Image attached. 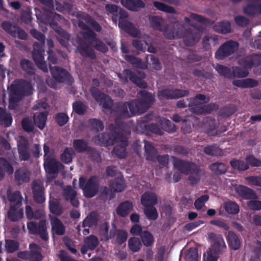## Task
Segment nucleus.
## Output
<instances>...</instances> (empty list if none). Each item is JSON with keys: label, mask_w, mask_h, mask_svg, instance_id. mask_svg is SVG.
<instances>
[{"label": "nucleus", "mask_w": 261, "mask_h": 261, "mask_svg": "<svg viewBox=\"0 0 261 261\" xmlns=\"http://www.w3.org/2000/svg\"><path fill=\"white\" fill-rule=\"evenodd\" d=\"M174 167L180 172L189 175L188 180L192 186L197 184L200 180L201 169L199 165L188 160L179 159L172 156Z\"/></svg>", "instance_id": "obj_1"}, {"label": "nucleus", "mask_w": 261, "mask_h": 261, "mask_svg": "<svg viewBox=\"0 0 261 261\" xmlns=\"http://www.w3.org/2000/svg\"><path fill=\"white\" fill-rule=\"evenodd\" d=\"M135 106L133 100L116 102L112 109L117 116L115 120V124L120 129H122L124 126L122 118H128L132 116L139 115Z\"/></svg>", "instance_id": "obj_2"}, {"label": "nucleus", "mask_w": 261, "mask_h": 261, "mask_svg": "<svg viewBox=\"0 0 261 261\" xmlns=\"http://www.w3.org/2000/svg\"><path fill=\"white\" fill-rule=\"evenodd\" d=\"M188 99L191 111L197 115L210 114L218 109V105L215 103L202 105L210 100L209 96L206 97L202 94H196L195 97Z\"/></svg>", "instance_id": "obj_3"}, {"label": "nucleus", "mask_w": 261, "mask_h": 261, "mask_svg": "<svg viewBox=\"0 0 261 261\" xmlns=\"http://www.w3.org/2000/svg\"><path fill=\"white\" fill-rule=\"evenodd\" d=\"M50 71L52 75L46 80V84L51 88L57 89L59 84L66 83L71 85L72 78L70 74L65 69L58 67L50 66Z\"/></svg>", "instance_id": "obj_4"}, {"label": "nucleus", "mask_w": 261, "mask_h": 261, "mask_svg": "<svg viewBox=\"0 0 261 261\" xmlns=\"http://www.w3.org/2000/svg\"><path fill=\"white\" fill-rule=\"evenodd\" d=\"M8 90L11 95L10 101L15 103L19 102L24 97L30 96L33 93L32 85L25 80H21L11 85Z\"/></svg>", "instance_id": "obj_5"}, {"label": "nucleus", "mask_w": 261, "mask_h": 261, "mask_svg": "<svg viewBox=\"0 0 261 261\" xmlns=\"http://www.w3.org/2000/svg\"><path fill=\"white\" fill-rule=\"evenodd\" d=\"M120 129H121L117 125L115 124H111L109 126V133L99 134L94 137V140L95 141L98 140V143L101 146L113 145L120 138V136L124 135L120 132Z\"/></svg>", "instance_id": "obj_6"}, {"label": "nucleus", "mask_w": 261, "mask_h": 261, "mask_svg": "<svg viewBox=\"0 0 261 261\" xmlns=\"http://www.w3.org/2000/svg\"><path fill=\"white\" fill-rule=\"evenodd\" d=\"M99 179L97 176H91L86 180L85 177L79 179V187L83 190L84 196L87 198H92L95 196L99 190Z\"/></svg>", "instance_id": "obj_7"}, {"label": "nucleus", "mask_w": 261, "mask_h": 261, "mask_svg": "<svg viewBox=\"0 0 261 261\" xmlns=\"http://www.w3.org/2000/svg\"><path fill=\"white\" fill-rule=\"evenodd\" d=\"M139 99H133L139 115L145 113L153 104L155 98L154 96L145 90L138 92Z\"/></svg>", "instance_id": "obj_8"}, {"label": "nucleus", "mask_w": 261, "mask_h": 261, "mask_svg": "<svg viewBox=\"0 0 261 261\" xmlns=\"http://www.w3.org/2000/svg\"><path fill=\"white\" fill-rule=\"evenodd\" d=\"M207 238L211 241L212 245L210 251L213 253L219 255L226 249V246L221 235L209 232L207 234Z\"/></svg>", "instance_id": "obj_9"}, {"label": "nucleus", "mask_w": 261, "mask_h": 261, "mask_svg": "<svg viewBox=\"0 0 261 261\" xmlns=\"http://www.w3.org/2000/svg\"><path fill=\"white\" fill-rule=\"evenodd\" d=\"M29 232L31 234L39 235L41 239L44 241L48 240V236L47 231L46 221L41 220L38 223L31 221L27 224Z\"/></svg>", "instance_id": "obj_10"}, {"label": "nucleus", "mask_w": 261, "mask_h": 261, "mask_svg": "<svg viewBox=\"0 0 261 261\" xmlns=\"http://www.w3.org/2000/svg\"><path fill=\"white\" fill-rule=\"evenodd\" d=\"M238 42L229 40L223 44L215 53V58L218 60H223L232 54L238 48Z\"/></svg>", "instance_id": "obj_11"}, {"label": "nucleus", "mask_w": 261, "mask_h": 261, "mask_svg": "<svg viewBox=\"0 0 261 261\" xmlns=\"http://www.w3.org/2000/svg\"><path fill=\"white\" fill-rule=\"evenodd\" d=\"M189 92L187 90L179 89H164L159 91L158 97L160 99H175L188 96Z\"/></svg>", "instance_id": "obj_12"}, {"label": "nucleus", "mask_w": 261, "mask_h": 261, "mask_svg": "<svg viewBox=\"0 0 261 261\" xmlns=\"http://www.w3.org/2000/svg\"><path fill=\"white\" fill-rule=\"evenodd\" d=\"M90 92L94 99L101 105L103 108L111 110L113 102L111 98L107 94L102 93L98 88L93 87L90 89Z\"/></svg>", "instance_id": "obj_13"}, {"label": "nucleus", "mask_w": 261, "mask_h": 261, "mask_svg": "<svg viewBox=\"0 0 261 261\" xmlns=\"http://www.w3.org/2000/svg\"><path fill=\"white\" fill-rule=\"evenodd\" d=\"M32 194L34 200L38 204H42L45 201V188L43 182L38 179L32 182Z\"/></svg>", "instance_id": "obj_14"}, {"label": "nucleus", "mask_w": 261, "mask_h": 261, "mask_svg": "<svg viewBox=\"0 0 261 261\" xmlns=\"http://www.w3.org/2000/svg\"><path fill=\"white\" fill-rule=\"evenodd\" d=\"M239 64L248 70L253 67L261 65V54H253L241 58L238 62Z\"/></svg>", "instance_id": "obj_15"}, {"label": "nucleus", "mask_w": 261, "mask_h": 261, "mask_svg": "<svg viewBox=\"0 0 261 261\" xmlns=\"http://www.w3.org/2000/svg\"><path fill=\"white\" fill-rule=\"evenodd\" d=\"M117 142L119 144L114 147L112 151V154L120 159L125 158L127 154L126 147L128 144L127 137L124 135H121Z\"/></svg>", "instance_id": "obj_16"}, {"label": "nucleus", "mask_w": 261, "mask_h": 261, "mask_svg": "<svg viewBox=\"0 0 261 261\" xmlns=\"http://www.w3.org/2000/svg\"><path fill=\"white\" fill-rule=\"evenodd\" d=\"M235 191L238 196L244 200H250L251 199L258 198L256 192L253 189L244 185L237 186Z\"/></svg>", "instance_id": "obj_17"}, {"label": "nucleus", "mask_w": 261, "mask_h": 261, "mask_svg": "<svg viewBox=\"0 0 261 261\" xmlns=\"http://www.w3.org/2000/svg\"><path fill=\"white\" fill-rule=\"evenodd\" d=\"M63 195L64 199L69 201L73 206L79 207L80 202L76 197L77 192L71 186H67L64 188Z\"/></svg>", "instance_id": "obj_18"}, {"label": "nucleus", "mask_w": 261, "mask_h": 261, "mask_svg": "<svg viewBox=\"0 0 261 261\" xmlns=\"http://www.w3.org/2000/svg\"><path fill=\"white\" fill-rule=\"evenodd\" d=\"M60 165L61 164L58 161L49 156H47L44 159V169L48 174H57L59 172Z\"/></svg>", "instance_id": "obj_19"}, {"label": "nucleus", "mask_w": 261, "mask_h": 261, "mask_svg": "<svg viewBox=\"0 0 261 261\" xmlns=\"http://www.w3.org/2000/svg\"><path fill=\"white\" fill-rule=\"evenodd\" d=\"M200 39V33L194 31L191 28H188L184 38V42L187 46H192L198 42Z\"/></svg>", "instance_id": "obj_20"}, {"label": "nucleus", "mask_w": 261, "mask_h": 261, "mask_svg": "<svg viewBox=\"0 0 261 261\" xmlns=\"http://www.w3.org/2000/svg\"><path fill=\"white\" fill-rule=\"evenodd\" d=\"M119 27L126 33L129 35L136 37L140 34V31L134 24L127 20H120L118 22Z\"/></svg>", "instance_id": "obj_21"}, {"label": "nucleus", "mask_w": 261, "mask_h": 261, "mask_svg": "<svg viewBox=\"0 0 261 261\" xmlns=\"http://www.w3.org/2000/svg\"><path fill=\"white\" fill-rule=\"evenodd\" d=\"M44 51H32V58L37 67L44 72H48L47 63L44 60Z\"/></svg>", "instance_id": "obj_22"}, {"label": "nucleus", "mask_w": 261, "mask_h": 261, "mask_svg": "<svg viewBox=\"0 0 261 261\" xmlns=\"http://www.w3.org/2000/svg\"><path fill=\"white\" fill-rule=\"evenodd\" d=\"M51 232L53 234L63 236L65 233L66 227L62 222L57 217L50 219Z\"/></svg>", "instance_id": "obj_23"}, {"label": "nucleus", "mask_w": 261, "mask_h": 261, "mask_svg": "<svg viewBox=\"0 0 261 261\" xmlns=\"http://www.w3.org/2000/svg\"><path fill=\"white\" fill-rule=\"evenodd\" d=\"M30 172L23 168L16 170L14 174L15 180L18 185L28 182L30 179Z\"/></svg>", "instance_id": "obj_24"}, {"label": "nucleus", "mask_w": 261, "mask_h": 261, "mask_svg": "<svg viewBox=\"0 0 261 261\" xmlns=\"http://www.w3.org/2000/svg\"><path fill=\"white\" fill-rule=\"evenodd\" d=\"M48 114L47 111L35 113L33 119L36 126L42 130L46 125Z\"/></svg>", "instance_id": "obj_25"}, {"label": "nucleus", "mask_w": 261, "mask_h": 261, "mask_svg": "<svg viewBox=\"0 0 261 261\" xmlns=\"http://www.w3.org/2000/svg\"><path fill=\"white\" fill-rule=\"evenodd\" d=\"M8 217L13 222L18 221L23 217V210L21 206L10 205Z\"/></svg>", "instance_id": "obj_26"}, {"label": "nucleus", "mask_w": 261, "mask_h": 261, "mask_svg": "<svg viewBox=\"0 0 261 261\" xmlns=\"http://www.w3.org/2000/svg\"><path fill=\"white\" fill-rule=\"evenodd\" d=\"M18 152L20 161L29 160L31 154L29 151V143L27 140L18 144Z\"/></svg>", "instance_id": "obj_27"}, {"label": "nucleus", "mask_w": 261, "mask_h": 261, "mask_svg": "<svg viewBox=\"0 0 261 261\" xmlns=\"http://www.w3.org/2000/svg\"><path fill=\"white\" fill-rule=\"evenodd\" d=\"M157 202V197L153 193L146 192L141 196V203L145 207L153 206Z\"/></svg>", "instance_id": "obj_28"}, {"label": "nucleus", "mask_w": 261, "mask_h": 261, "mask_svg": "<svg viewBox=\"0 0 261 261\" xmlns=\"http://www.w3.org/2000/svg\"><path fill=\"white\" fill-rule=\"evenodd\" d=\"M121 3L126 9L135 12L145 6L142 0H121Z\"/></svg>", "instance_id": "obj_29"}, {"label": "nucleus", "mask_w": 261, "mask_h": 261, "mask_svg": "<svg viewBox=\"0 0 261 261\" xmlns=\"http://www.w3.org/2000/svg\"><path fill=\"white\" fill-rule=\"evenodd\" d=\"M228 246L233 250H238L241 244V241L238 235L232 231H229L226 236Z\"/></svg>", "instance_id": "obj_30"}, {"label": "nucleus", "mask_w": 261, "mask_h": 261, "mask_svg": "<svg viewBox=\"0 0 261 261\" xmlns=\"http://www.w3.org/2000/svg\"><path fill=\"white\" fill-rule=\"evenodd\" d=\"M80 19H83L85 22L91 26V27L97 32H101L102 28L101 25L95 21L90 15L85 12H81L78 14Z\"/></svg>", "instance_id": "obj_31"}, {"label": "nucleus", "mask_w": 261, "mask_h": 261, "mask_svg": "<svg viewBox=\"0 0 261 261\" xmlns=\"http://www.w3.org/2000/svg\"><path fill=\"white\" fill-rule=\"evenodd\" d=\"M109 187L114 192H121L126 188L125 180L123 177L115 178L110 181Z\"/></svg>", "instance_id": "obj_32"}, {"label": "nucleus", "mask_w": 261, "mask_h": 261, "mask_svg": "<svg viewBox=\"0 0 261 261\" xmlns=\"http://www.w3.org/2000/svg\"><path fill=\"white\" fill-rule=\"evenodd\" d=\"M134 205L129 201H125L118 206L116 213L120 217H125L133 210Z\"/></svg>", "instance_id": "obj_33"}, {"label": "nucleus", "mask_w": 261, "mask_h": 261, "mask_svg": "<svg viewBox=\"0 0 261 261\" xmlns=\"http://www.w3.org/2000/svg\"><path fill=\"white\" fill-rule=\"evenodd\" d=\"M79 49L81 54L83 56L89 57L92 60L95 59L96 57L94 49L84 41L80 43Z\"/></svg>", "instance_id": "obj_34"}, {"label": "nucleus", "mask_w": 261, "mask_h": 261, "mask_svg": "<svg viewBox=\"0 0 261 261\" xmlns=\"http://www.w3.org/2000/svg\"><path fill=\"white\" fill-rule=\"evenodd\" d=\"M145 143L144 149L146 159L152 162L156 161L157 151L152 145L151 143L144 140Z\"/></svg>", "instance_id": "obj_35"}, {"label": "nucleus", "mask_w": 261, "mask_h": 261, "mask_svg": "<svg viewBox=\"0 0 261 261\" xmlns=\"http://www.w3.org/2000/svg\"><path fill=\"white\" fill-rule=\"evenodd\" d=\"M7 197L11 203V205L21 206L22 197L20 191H16L12 192L8 190Z\"/></svg>", "instance_id": "obj_36"}, {"label": "nucleus", "mask_w": 261, "mask_h": 261, "mask_svg": "<svg viewBox=\"0 0 261 261\" xmlns=\"http://www.w3.org/2000/svg\"><path fill=\"white\" fill-rule=\"evenodd\" d=\"M123 74L124 76L121 73H119L118 76L124 83L128 82V79L134 84L137 83V81L138 82L140 81V77L130 69H126L124 70Z\"/></svg>", "instance_id": "obj_37"}, {"label": "nucleus", "mask_w": 261, "mask_h": 261, "mask_svg": "<svg viewBox=\"0 0 261 261\" xmlns=\"http://www.w3.org/2000/svg\"><path fill=\"white\" fill-rule=\"evenodd\" d=\"M30 250V261H41L43 259V256L40 252L39 246L35 244L31 243L29 245Z\"/></svg>", "instance_id": "obj_38"}, {"label": "nucleus", "mask_w": 261, "mask_h": 261, "mask_svg": "<svg viewBox=\"0 0 261 261\" xmlns=\"http://www.w3.org/2000/svg\"><path fill=\"white\" fill-rule=\"evenodd\" d=\"M258 84L257 81L252 79L235 80L232 81L234 86L243 88H253L257 86Z\"/></svg>", "instance_id": "obj_39"}, {"label": "nucleus", "mask_w": 261, "mask_h": 261, "mask_svg": "<svg viewBox=\"0 0 261 261\" xmlns=\"http://www.w3.org/2000/svg\"><path fill=\"white\" fill-rule=\"evenodd\" d=\"M99 216L97 212L93 211L91 212L83 220V226L91 227L97 225Z\"/></svg>", "instance_id": "obj_40"}, {"label": "nucleus", "mask_w": 261, "mask_h": 261, "mask_svg": "<svg viewBox=\"0 0 261 261\" xmlns=\"http://www.w3.org/2000/svg\"><path fill=\"white\" fill-rule=\"evenodd\" d=\"M73 148L78 153L85 152L89 150V144L88 142L83 139H74L72 142Z\"/></svg>", "instance_id": "obj_41"}, {"label": "nucleus", "mask_w": 261, "mask_h": 261, "mask_svg": "<svg viewBox=\"0 0 261 261\" xmlns=\"http://www.w3.org/2000/svg\"><path fill=\"white\" fill-rule=\"evenodd\" d=\"M13 119L11 113L6 109L0 107V124L5 127L10 126Z\"/></svg>", "instance_id": "obj_42"}, {"label": "nucleus", "mask_w": 261, "mask_h": 261, "mask_svg": "<svg viewBox=\"0 0 261 261\" xmlns=\"http://www.w3.org/2000/svg\"><path fill=\"white\" fill-rule=\"evenodd\" d=\"M140 240L146 247H150L154 243V238L153 234L148 230H144L140 236Z\"/></svg>", "instance_id": "obj_43"}, {"label": "nucleus", "mask_w": 261, "mask_h": 261, "mask_svg": "<svg viewBox=\"0 0 261 261\" xmlns=\"http://www.w3.org/2000/svg\"><path fill=\"white\" fill-rule=\"evenodd\" d=\"M214 30L221 34H227L231 32V25L228 21H221L214 25Z\"/></svg>", "instance_id": "obj_44"}, {"label": "nucleus", "mask_w": 261, "mask_h": 261, "mask_svg": "<svg viewBox=\"0 0 261 261\" xmlns=\"http://www.w3.org/2000/svg\"><path fill=\"white\" fill-rule=\"evenodd\" d=\"M74 155L75 152L72 148L66 147L61 154L60 159L64 164H68L72 162Z\"/></svg>", "instance_id": "obj_45"}, {"label": "nucleus", "mask_w": 261, "mask_h": 261, "mask_svg": "<svg viewBox=\"0 0 261 261\" xmlns=\"http://www.w3.org/2000/svg\"><path fill=\"white\" fill-rule=\"evenodd\" d=\"M20 65L22 69L29 75H33L35 73L33 63L30 60L22 59L20 62Z\"/></svg>", "instance_id": "obj_46"}, {"label": "nucleus", "mask_w": 261, "mask_h": 261, "mask_svg": "<svg viewBox=\"0 0 261 261\" xmlns=\"http://www.w3.org/2000/svg\"><path fill=\"white\" fill-rule=\"evenodd\" d=\"M90 129L96 133L102 131L104 129V124L99 119L91 118L88 121Z\"/></svg>", "instance_id": "obj_47"}, {"label": "nucleus", "mask_w": 261, "mask_h": 261, "mask_svg": "<svg viewBox=\"0 0 261 261\" xmlns=\"http://www.w3.org/2000/svg\"><path fill=\"white\" fill-rule=\"evenodd\" d=\"M142 246L139 238L135 237H131L128 241V247L133 252L139 251Z\"/></svg>", "instance_id": "obj_48"}, {"label": "nucleus", "mask_w": 261, "mask_h": 261, "mask_svg": "<svg viewBox=\"0 0 261 261\" xmlns=\"http://www.w3.org/2000/svg\"><path fill=\"white\" fill-rule=\"evenodd\" d=\"M1 27L7 33L13 37H16V25H13L10 21L5 20L2 22Z\"/></svg>", "instance_id": "obj_49"}, {"label": "nucleus", "mask_w": 261, "mask_h": 261, "mask_svg": "<svg viewBox=\"0 0 261 261\" xmlns=\"http://www.w3.org/2000/svg\"><path fill=\"white\" fill-rule=\"evenodd\" d=\"M223 207L225 211L230 214L236 215L239 212V206L234 201H228L224 202Z\"/></svg>", "instance_id": "obj_50"}, {"label": "nucleus", "mask_w": 261, "mask_h": 261, "mask_svg": "<svg viewBox=\"0 0 261 261\" xmlns=\"http://www.w3.org/2000/svg\"><path fill=\"white\" fill-rule=\"evenodd\" d=\"M84 242V244L87 245L90 250H94L97 247L99 243L98 238L93 234H91L85 238Z\"/></svg>", "instance_id": "obj_51"}, {"label": "nucleus", "mask_w": 261, "mask_h": 261, "mask_svg": "<svg viewBox=\"0 0 261 261\" xmlns=\"http://www.w3.org/2000/svg\"><path fill=\"white\" fill-rule=\"evenodd\" d=\"M210 168L211 170L216 175L224 174L226 171L225 165L220 162H215L212 164L210 166Z\"/></svg>", "instance_id": "obj_52"}, {"label": "nucleus", "mask_w": 261, "mask_h": 261, "mask_svg": "<svg viewBox=\"0 0 261 261\" xmlns=\"http://www.w3.org/2000/svg\"><path fill=\"white\" fill-rule=\"evenodd\" d=\"M203 152L210 156H218L222 154V150L216 144L205 146L203 149Z\"/></svg>", "instance_id": "obj_53"}, {"label": "nucleus", "mask_w": 261, "mask_h": 261, "mask_svg": "<svg viewBox=\"0 0 261 261\" xmlns=\"http://www.w3.org/2000/svg\"><path fill=\"white\" fill-rule=\"evenodd\" d=\"M231 167L239 171H244L249 169V166L244 161L233 159L230 162Z\"/></svg>", "instance_id": "obj_54"}, {"label": "nucleus", "mask_w": 261, "mask_h": 261, "mask_svg": "<svg viewBox=\"0 0 261 261\" xmlns=\"http://www.w3.org/2000/svg\"><path fill=\"white\" fill-rule=\"evenodd\" d=\"M49 208L50 212L57 216H60L63 213V207L57 200L50 201Z\"/></svg>", "instance_id": "obj_55"}, {"label": "nucleus", "mask_w": 261, "mask_h": 261, "mask_svg": "<svg viewBox=\"0 0 261 261\" xmlns=\"http://www.w3.org/2000/svg\"><path fill=\"white\" fill-rule=\"evenodd\" d=\"M153 4V6L159 10L171 14H175L176 12L173 7L163 3L154 1Z\"/></svg>", "instance_id": "obj_56"}, {"label": "nucleus", "mask_w": 261, "mask_h": 261, "mask_svg": "<svg viewBox=\"0 0 261 261\" xmlns=\"http://www.w3.org/2000/svg\"><path fill=\"white\" fill-rule=\"evenodd\" d=\"M19 247V243L14 240H6L5 242V249L7 253H11L18 250Z\"/></svg>", "instance_id": "obj_57"}, {"label": "nucleus", "mask_w": 261, "mask_h": 261, "mask_svg": "<svg viewBox=\"0 0 261 261\" xmlns=\"http://www.w3.org/2000/svg\"><path fill=\"white\" fill-rule=\"evenodd\" d=\"M258 4L253 2L250 3L243 9L244 13L249 16H254L258 14Z\"/></svg>", "instance_id": "obj_58"}, {"label": "nucleus", "mask_w": 261, "mask_h": 261, "mask_svg": "<svg viewBox=\"0 0 261 261\" xmlns=\"http://www.w3.org/2000/svg\"><path fill=\"white\" fill-rule=\"evenodd\" d=\"M144 212L147 218L149 220L154 221L158 218V211L154 206L146 207Z\"/></svg>", "instance_id": "obj_59"}, {"label": "nucleus", "mask_w": 261, "mask_h": 261, "mask_svg": "<svg viewBox=\"0 0 261 261\" xmlns=\"http://www.w3.org/2000/svg\"><path fill=\"white\" fill-rule=\"evenodd\" d=\"M73 110L79 115L84 114L87 110L86 106L82 101H76L72 103Z\"/></svg>", "instance_id": "obj_60"}, {"label": "nucleus", "mask_w": 261, "mask_h": 261, "mask_svg": "<svg viewBox=\"0 0 261 261\" xmlns=\"http://www.w3.org/2000/svg\"><path fill=\"white\" fill-rule=\"evenodd\" d=\"M215 69L220 74L224 77L228 79L232 78L231 70L230 68L222 65L217 64Z\"/></svg>", "instance_id": "obj_61"}, {"label": "nucleus", "mask_w": 261, "mask_h": 261, "mask_svg": "<svg viewBox=\"0 0 261 261\" xmlns=\"http://www.w3.org/2000/svg\"><path fill=\"white\" fill-rule=\"evenodd\" d=\"M57 38L58 41L61 45L65 47H67L69 45V41L70 39V35L65 30L58 34Z\"/></svg>", "instance_id": "obj_62"}, {"label": "nucleus", "mask_w": 261, "mask_h": 261, "mask_svg": "<svg viewBox=\"0 0 261 261\" xmlns=\"http://www.w3.org/2000/svg\"><path fill=\"white\" fill-rule=\"evenodd\" d=\"M145 130L158 135H163L164 132L160 126L156 123H150L144 125Z\"/></svg>", "instance_id": "obj_63"}, {"label": "nucleus", "mask_w": 261, "mask_h": 261, "mask_svg": "<svg viewBox=\"0 0 261 261\" xmlns=\"http://www.w3.org/2000/svg\"><path fill=\"white\" fill-rule=\"evenodd\" d=\"M96 50L103 53H106L108 51L107 46L99 39L96 38L93 43L91 45Z\"/></svg>", "instance_id": "obj_64"}]
</instances>
